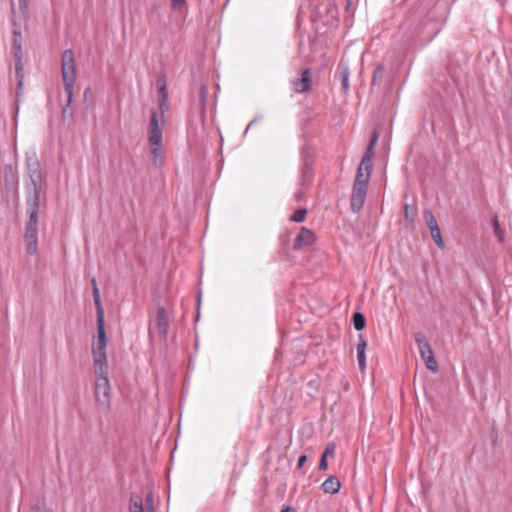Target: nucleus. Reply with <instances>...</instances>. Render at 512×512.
Instances as JSON below:
<instances>
[{
  "label": "nucleus",
  "instance_id": "nucleus-8",
  "mask_svg": "<svg viewBox=\"0 0 512 512\" xmlns=\"http://www.w3.org/2000/svg\"><path fill=\"white\" fill-rule=\"evenodd\" d=\"M11 13H12V26H13V51H14V57L15 60L22 59V33H21V25L23 23H26L28 19L23 20L21 17V13L19 15H16V10L14 7V2H11Z\"/></svg>",
  "mask_w": 512,
  "mask_h": 512
},
{
  "label": "nucleus",
  "instance_id": "nucleus-11",
  "mask_svg": "<svg viewBox=\"0 0 512 512\" xmlns=\"http://www.w3.org/2000/svg\"><path fill=\"white\" fill-rule=\"evenodd\" d=\"M4 185L3 189L6 194L13 192L17 189L18 186V177L14 168L11 164L4 165Z\"/></svg>",
  "mask_w": 512,
  "mask_h": 512
},
{
  "label": "nucleus",
  "instance_id": "nucleus-5",
  "mask_svg": "<svg viewBox=\"0 0 512 512\" xmlns=\"http://www.w3.org/2000/svg\"><path fill=\"white\" fill-rule=\"evenodd\" d=\"M29 182H26V196H41V170L39 161L34 157L26 158Z\"/></svg>",
  "mask_w": 512,
  "mask_h": 512
},
{
  "label": "nucleus",
  "instance_id": "nucleus-47",
  "mask_svg": "<svg viewBox=\"0 0 512 512\" xmlns=\"http://www.w3.org/2000/svg\"><path fill=\"white\" fill-rule=\"evenodd\" d=\"M91 284H92V288H93V289H94V287H97V282H96V279H95V278H93V279L91 280Z\"/></svg>",
  "mask_w": 512,
  "mask_h": 512
},
{
  "label": "nucleus",
  "instance_id": "nucleus-13",
  "mask_svg": "<svg viewBox=\"0 0 512 512\" xmlns=\"http://www.w3.org/2000/svg\"><path fill=\"white\" fill-rule=\"evenodd\" d=\"M366 194H367V188H363V187H359V186L352 187V193H351V198H350V207L354 213H358L362 209L364 202H365Z\"/></svg>",
  "mask_w": 512,
  "mask_h": 512
},
{
  "label": "nucleus",
  "instance_id": "nucleus-42",
  "mask_svg": "<svg viewBox=\"0 0 512 512\" xmlns=\"http://www.w3.org/2000/svg\"><path fill=\"white\" fill-rule=\"evenodd\" d=\"M374 147H375V146L368 145V147H367V149H366V151H365L364 155H368V156H369V158H372V157H373V155H374Z\"/></svg>",
  "mask_w": 512,
  "mask_h": 512
},
{
  "label": "nucleus",
  "instance_id": "nucleus-27",
  "mask_svg": "<svg viewBox=\"0 0 512 512\" xmlns=\"http://www.w3.org/2000/svg\"><path fill=\"white\" fill-rule=\"evenodd\" d=\"M424 219L426 221V224H427L429 230L439 227L434 214L430 210L424 211Z\"/></svg>",
  "mask_w": 512,
  "mask_h": 512
},
{
  "label": "nucleus",
  "instance_id": "nucleus-3",
  "mask_svg": "<svg viewBox=\"0 0 512 512\" xmlns=\"http://www.w3.org/2000/svg\"><path fill=\"white\" fill-rule=\"evenodd\" d=\"M41 196H26V214L24 240L26 253L35 255L38 252V222Z\"/></svg>",
  "mask_w": 512,
  "mask_h": 512
},
{
  "label": "nucleus",
  "instance_id": "nucleus-22",
  "mask_svg": "<svg viewBox=\"0 0 512 512\" xmlns=\"http://www.w3.org/2000/svg\"><path fill=\"white\" fill-rule=\"evenodd\" d=\"M130 512H144L143 500L137 493H131L129 499Z\"/></svg>",
  "mask_w": 512,
  "mask_h": 512
},
{
  "label": "nucleus",
  "instance_id": "nucleus-32",
  "mask_svg": "<svg viewBox=\"0 0 512 512\" xmlns=\"http://www.w3.org/2000/svg\"><path fill=\"white\" fill-rule=\"evenodd\" d=\"M404 213H405V218L407 220H411V221L414 220V218H415V208L414 207H412L408 204H405Z\"/></svg>",
  "mask_w": 512,
  "mask_h": 512
},
{
  "label": "nucleus",
  "instance_id": "nucleus-40",
  "mask_svg": "<svg viewBox=\"0 0 512 512\" xmlns=\"http://www.w3.org/2000/svg\"><path fill=\"white\" fill-rule=\"evenodd\" d=\"M327 468H328L327 459L325 457H321L320 462H319V469L320 470H327Z\"/></svg>",
  "mask_w": 512,
  "mask_h": 512
},
{
  "label": "nucleus",
  "instance_id": "nucleus-1",
  "mask_svg": "<svg viewBox=\"0 0 512 512\" xmlns=\"http://www.w3.org/2000/svg\"><path fill=\"white\" fill-rule=\"evenodd\" d=\"M449 11L450 5L445 0H421L414 8L413 15L424 28L430 29L432 39L444 27Z\"/></svg>",
  "mask_w": 512,
  "mask_h": 512
},
{
  "label": "nucleus",
  "instance_id": "nucleus-30",
  "mask_svg": "<svg viewBox=\"0 0 512 512\" xmlns=\"http://www.w3.org/2000/svg\"><path fill=\"white\" fill-rule=\"evenodd\" d=\"M15 74L17 80H24V67L22 63V59L15 60Z\"/></svg>",
  "mask_w": 512,
  "mask_h": 512
},
{
  "label": "nucleus",
  "instance_id": "nucleus-17",
  "mask_svg": "<svg viewBox=\"0 0 512 512\" xmlns=\"http://www.w3.org/2000/svg\"><path fill=\"white\" fill-rule=\"evenodd\" d=\"M207 95H208L207 86L202 83L198 90L197 99L195 100V104L197 105L202 118L205 115Z\"/></svg>",
  "mask_w": 512,
  "mask_h": 512
},
{
  "label": "nucleus",
  "instance_id": "nucleus-36",
  "mask_svg": "<svg viewBox=\"0 0 512 512\" xmlns=\"http://www.w3.org/2000/svg\"><path fill=\"white\" fill-rule=\"evenodd\" d=\"M186 4V0H171V8L180 10Z\"/></svg>",
  "mask_w": 512,
  "mask_h": 512
},
{
  "label": "nucleus",
  "instance_id": "nucleus-49",
  "mask_svg": "<svg viewBox=\"0 0 512 512\" xmlns=\"http://www.w3.org/2000/svg\"><path fill=\"white\" fill-rule=\"evenodd\" d=\"M296 197H297V199H300V198H301V192H298V193L296 194Z\"/></svg>",
  "mask_w": 512,
  "mask_h": 512
},
{
  "label": "nucleus",
  "instance_id": "nucleus-25",
  "mask_svg": "<svg viewBox=\"0 0 512 512\" xmlns=\"http://www.w3.org/2000/svg\"><path fill=\"white\" fill-rule=\"evenodd\" d=\"M431 237L433 238L435 244L437 247L443 249L445 244L444 240L442 238L441 230L439 227L430 229Z\"/></svg>",
  "mask_w": 512,
  "mask_h": 512
},
{
  "label": "nucleus",
  "instance_id": "nucleus-18",
  "mask_svg": "<svg viewBox=\"0 0 512 512\" xmlns=\"http://www.w3.org/2000/svg\"><path fill=\"white\" fill-rule=\"evenodd\" d=\"M325 493L336 494L341 488V483L336 476H329L321 485Z\"/></svg>",
  "mask_w": 512,
  "mask_h": 512
},
{
  "label": "nucleus",
  "instance_id": "nucleus-31",
  "mask_svg": "<svg viewBox=\"0 0 512 512\" xmlns=\"http://www.w3.org/2000/svg\"><path fill=\"white\" fill-rule=\"evenodd\" d=\"M19 4V13H21V17L23 20L28 19V0H18Z\"/></svg>",
  "mask_w": 512,
  "mask_h": 512
},
{
  "label": "nucleus",
  "instance_id": "nucleus-48",
  "mask_svg": "<svg viewBox=\"0 0 512 512\" xmlns=\"http://www.w3.org/2000/svg\"><path fill=\"white\" fill-rule=\"evenodd\" d=\"M197 304H198V307H199V306H200V304H201V295H199V296H198Z\"/></svg>",
  "mask_w": 512,
  "mask_h": 512
},
{
  "label": "nucleus",
  "instance_id": "nucleus-33",
  "mask_svg": "<svg viewBox=\"0 0 512 512\" xmlns=\"http://www.w3.org/2000/svg\"><path fill=\"white\" fill-rule=\"evenodd\" d=\"M357 360L358 365L361 371H364L366 368V355L365 352L357 351Z\"/></svg>",
  "mask_w": 512,
  "mask_h": 512
},
{
  "label": "nucleus",
  "instance_id": "nucleus-4",
  "mask_svg": "<svg viewBox=\"0 0 512 512\" xmlns=\"http://www.w3.org/2000/svg\"><path fill=\"white\" fill-rule=\"evenodd\" d=\"M61 71L64 82V91L67 95L66 104L62 109V119H73L74 111L70 106L73 102L74 85L76 80V66L74 52L71 49L65 50L62 54Z\"/></svg>",
  "mask_w": 512,
  "mask_h": 512
},
{
  "label": "nucleus",
  "instance_id": "nucleus-35",
  "mask_svg": "<svg viewBox=\"0 0 512 512\" xmlns=\"http://www.w3.org/2000/svg\"><path fill=\"white\" fill-rule=\"evenodd\" d=\"M335 453V444L330 443L326 446L321 457H325L327 459L328 456H333Z\"/></svg>",
  "mask_w": 512,
  "mask_h": 512
},
{
  "label": "nucleus",
  "instance_id": "nucleus-34",
  "mask_svg": "<svg viewBox=\"0 0 512 512\" xmlns=\"http://www.w3.org/2000/svg\"><path fill=\"white\" fill-rule=\"evenodd\" d=\"M358 338H359V341L357 344V351L365 352L366 347H367V341L365 340V338L362 334H359Z\"/></svg>",
  "mask_w": 512,
  "mask_h": 512
},
{
  "label": "nucleus",
  "instance_id": "nucleus-38",
  "mask_svg": "<svg viewBox=\"0 0 512 512\" xmlns=\"http://www.w3.org/2000/svg\"><path fill=\"white\" fill-rule=\"evenodd\" d=\"M156 84H157V87H161L162 85L167 87L166 75L164 73H159L157 75Z\"/></svg>",
  "mask_w": 512,
  "mask_h": 512
},
{
  "label": "nucleus",
  "instance_id": "nucleus-45",
  "mask_svg": "<svg viewBox=\"0 0 512 512\" xmlns=\"http://www.w3.org/2000/svg\"><path fill=\"white\" fill-rule=\"evenodd\" d=\"M257 121H258V118H254L253 120H251L249 122V124L247 125L246 129H245V132L244 134H246L248 132V130L255 124H257Z\"/></svg>",
  "mask_w": 512,
  "mask_h": 512
},
{
  "label": "nucleus",
  "instance_id": "nucleus-20",
  "mask_svg": "<svg viewBox=\"0 0 512 512\" xmlns=\"http://www.w3.org/2000/svg\"><path fill=\"white\" fill-rule=\"evenodd\" d=\"M150 146H151L153 165L158 168L162 167V165L164 164V154L160 149L161 144H158V145L150 144Z\"/></svg>",
  "mask_w": 512,
  "mask_h": 512
},
{
  "label": "nucleus",
  "instance_id": "nucleus-23",
  "mask_svg": "<svg viewBox=\"0 0 512 512\" xmlns=\"http://www.w3.org/2000/svg\"><path fill=\"white\" fill-rule=\"evenodd\" d=\"M384 75H385V68L382 64H379L373 72L371 85L375 86V85L381 84L384 79Z\"/></svg>",
  "mask_w": 512,
  "mask_h": 512
},
{
  "label": "nucleus",
  "instance_id": "nucleus-16",
  "mask_svg": "<svg viewBox=\"0 0 512 512\" xmlns=\"http://www.w3.org/2000/svg\"><path fill=\"white\" fill-rule=\"evenodd\" d=\"M157 93H158V104H159V110L161 113V116L163 117L164 113L169 110V94L168 89L164 85L161 87H157Z\"/></svg>",
  "mask_w": 512,
  "mask_h": 512
},
{
  "label": "nucleus",
  "instance_id": "nucleus-2",
  "mask_svg": "<svg viewBox=\"0 0 512 512\" xmlns=\"http://www.w3.org/2000/svg\"><path fill=\"white\" fill-rule=\"evenodd\" d=\"M106 347L99 348V343L93 347L94 370L97 376L95 382V399L100 410L107 412L110 409V383L108 379V364Z\"/></svg>",
  "mask_w": 512,
  "mask_h": 512
},
{
  "label": "nucleus",
  "instance_id": "nucleus-15",
  "mask_svg": "<svg viewBox=\"0 0 512 512\" xmlns=\"http://www.w3.org/2000/svg\"><path fill=\"white\" fill-rule=\"evenodd\" d=\"M156 325L159 329L160 337L166 339L169 329V320L166 309L163 306L157 308Z\"/></svg>",
  "mask_w": 512,
  "mask_h": 512
},
{
  "label": "nucleus",
  "instance_id": "nucleus-44",
  "mask_svg": "<svg viewBox=\"0 0 512 512\" xmlns=\"http://www.w3.org/2000/svg\"><path fill=\"white\" fill-rule=\"evenodd\" d=\"M257 121H258V118H254L253 120H251L249 122V124L247 125L246 129H245V132L244 134H246L248 132V130L255 124H257Z\"/></svg>",
  "mask_w": 512,
  "mask_h": 512
},
{
  "label": "nucleus",
  "instance_id": "nucleus-28",
  "mask_svg": "<svg viewBox=\"0 0 512 512\" xmlns=\"http://www.w3.org/2000/svg\"><path fill=\"white\" fill-rule=\"evenodd\" d=\"M372 166V158H369L368 155H363L358 167H361V169H363L365 172L369 171V174L371 175Z\"/></svg>",
  "mask_w": 512,
  "mask_h": 512
},
{
  "label": "nucleus",
  "instance_id": "nucleus-21",
  "mask_svg": "<svg viewBox=\"0 0 512 512\" xmlns=\"http://www.w3.org/2000/svg\"><path fill=\"white\" fill-rule=\"evenodd\" d=\"M370 177L371 175L369 174V171L365 172L363 169H361V167H358L353 186L367 188Z\"/></svg>",
  "mask_w": 512,
  "mask_h": 512
},
{
  "label": "nucleus",
  "instance_id": "nucleus-19",
  "mask_svg": "<svg viewBox=\"0 0 512 512\" xmlns=\"http://www.w3.org/2000/svg\"><path fill=\"white\" fill-rule=\"evenodd\" d=\"M338 69L340 70V75H341V86H342V91L344 94H347L348 91H349V88H350V85H349V76H350V70H349V67L346 63H344L343 61H340L339 65H338Z\"/></svg>",
  "mask_w": 512,
  "mask_h": 512
},
{
  "label": "nucleus",
  "instance_id": "nucleus-10",
  "mask_svg": "<svg viewBox=\"0 0 512 512\" xmlns=\"http://www.w3.org/2000/svg\"><path fill=\"white\" fill-rule=\"evenodd\" d=\"M148 140L150 144L158 145L162 143V130L159 127L158 114L156 110L151 111Z\"/></svg>",
  "mask_w": 512,
  "mask_h": 512
},
{
  "label": "nucleus",
  "instance_id": "nucleus-9",
  "mask_svg": "<svg viewBox=\"0 0 512 512\" xmlns=\"http://www.w3.org/2000/svg\"><path fill=\"white\" fill-rule=\"evenodd\" d=\"M301 158V185L305 186L310 184L313 178L314 158L308 148H303L301 150Z\"/></svg>",
  "mask_w": 512,
  "mask_h": 512
},
{
  "label": "nucleus",
  "instance_id": "nucleus-14",
  "mask_svg": "<svg viewBox=\"0 0 512 512\" xmlns=\"http://www.w3.org/2000/svg\"><path fill=\"white\" fill-rule=\"evenodd\" d=\"M311 70L306 68L302 71L301 76L292 81L294 91L296 93H306L311 89Z\"/></svg>",
  "mask_w": 512,
  "mask_h": 512
},
{
  "label": "nucleus",
  "instance_id": "nucleus-12",
  "mask_svg": "<svg viewBox=\"0 0 512 512\" xmlns=\"http://www.w3.org/2000/svg\"><path fill=\"white\" fill-rule=\"evenodd\" d=\"M315 239V235L311 230L302 227L294 240L293 249L301 250L303 248L309 247L315 242Z\"/></svg>",
  "mask_w": 512,
  "mask_h": 512
},
{
  "label": "nucleus",
  "instance_id": "nucleus-50",
  "mask_svg": "<svg viewBox=\"0 0 512 512\" xmlns=\"http://www.w3.org/2000/svg\"><path fill=\"white\" fill-rule=\"evenodd\" d=\"M45 512H52V511H45Z\"/></svg>",
  "mask_w": 512,
  "mask_h": 512
},
{
  "label": "nucleus",
  "instance_id": "nucleus-6",
  "mask_svg": "<svg viewBox=\"0 0 512 512\" xmlns=\"http://www.w3.org/2000/svg\"><path fill=\"white\" fill-rule=\"evenodd\" d=\"M414 340L426 368L431 372L436 373L439 369L438 362L425 335L422 332H417L414 334Z\"/></svg>",
  "mask_w": 512,
  "mask_h": 512
},
{
  "label": "nucleus",
  "instance_id": "nucleus-37",
  "mask_svg": "<svg viewBox=\"0 0 512 512\" xmlns=\"http://www.w3.org/2000/svg\"><path fill=\"white\" fill-rule=\"evenodd\" d=\"M145 506H146V509L149 511V510H153V495L152 493H148L145 497Z\"/></svg>",
  "mask_w": 512,
  "mask_h": 512
},
{
  "label": "nucleus",
  "instance_id": "nucleus-26",
  "mask_svg": "<svg viewBox=\"0 0 512 512\" xmlns=\"http://www.w3.org/2000/svg\"><path fill=\"white\" fill-rule=\"evenodd\" d=\"M308 210L306 208H301L296 210L289 218L290 221L301 223L305 220Z\"/></svg>",
  "mask_w": 512,
  "mask_h": 512
},
{
  "label": "nucleus",
  "instance_id": "nucleus-29",
  "mask_svg": "<svg viewBox=\"0 0 512 512\" xmlns=\"http://www.w3.org/2000/svg\"><path fill=\"white\" fill-rule=\"evenodd\" d=\"M492 226H493L494 233L497 236V238L499 239V241L503 242L504 241V233H503L502 229L500 228V224H499L497 216H495L492 219Z\"/></svg>",
  "mask_w": 512,
  "mask_h": 512
},
{
  "label": "nucleus",
  "instance_id": "nucleus-39",
  "mask_svg": "<svg viewBox=\"0 0 512 512\" xmlns=\"http://www.w3.org/2000/svg\"><path fill=\"white\" fill-rule=\"evenodd\" d=\"M307 461V456L306 455H301L299 458H298V461H297V468L298 469H301L305 462Z\"/></svg>",
  "mask_w": 512,
  "mask_h": 512
},
{
  "label": "nucleus",
  "instance_id": "nucleus-46",
  "mask_svg": "<svg viewBox=\"0 0 512 512\" xmlns=\"http://www.w3.org/2000/svg\"><path fill=\"white\" fill-rule=\"evenodd\" d=\"M280 512H296V510L291 506H285L281 509Z\"/></svg>",
  "mask_w": 512,
  "mask_h": 512
},
{
  "label": "nucleus",
  "instance_id": "nucleus-41",
  "mask_svg": "<svg viewBox=\"0 0 512 512\" xmlns=\"http://www.w3.org/2000/svg\"><path fill=\"white\" fill-rule=\"evenodd\" d=\"M377 141H378V134H377V132H376V131H374V132L372 133V135H371L369 145H371V146H375V145H376V143H377Z\"/></svg>",
  "mask_w": 512,
  "mask_h": 512
},
{
  "label": "nucleus",
  "instance_id": "nucleus-24",
  "mask_svg": "<svg viewBox=\"0 0 512 512\" xmlns=\"http://www.w3.org/2000/svg\"><path fill=\"white\" fill-rule=\"evenodd\" d=\"M352 322L355 330L362 331L366 325L365 316L361 312H355L352 316Z\"/></svg>",
  "mask_w": 512,
  "mask_h": 512
},
{
  "label": "nucleus",
  "instance_id": "nucleus-43",
  "mask_svg": "<svg viewBox=\"0 0 512 512\" xmlns=\"http://www.w3.org/2000/svg\"><path fill=\"white\" fill-rule=\"evenodd\" d=\"M23 81H24V80H21V79H19V80H18V83H17V92H16V94H17V98H18V97L20 96V94L22 93Z\"/></svg>",
  "mask_w": 512,
  "mask_h": 512
},
{
  "label": "nucleus",
  "instance_id": "nucleus-7",
  "mask_svg": "<svg viewBox=\"0 0 512 512\" xmlns=\"http://www.w3.org/2000/svg\"><path fill=\"white\" fill-rule=\"evenodd\" d=\"M92 295L97 315V343H99V348L101 349L107 345V335L105 331L104 309L102 307L98 287H94V289H92Z\"/></svg>",
  "mask_w": 512,
  "mask_h": 512
}]
</instances>
